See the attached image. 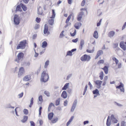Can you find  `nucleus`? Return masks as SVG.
Masks as SVG:
<instances>
[{"label":"nucleus","mask_w":126,"mask_h":126,"mask_svg":"<svg viewBox=\"0 0 126 126\" xmlns=\"http://www.w3.org/2000/svg\"><path fill=\"white\" fill-rule=\"evenodd\" d=\"M61 96L64 98H66L67 96L66 92L65 91H63L62 94Z\"/></svg>","instance_id":"dca6fc26"},{"label":"nucleus","mask_w":126,"mask_h":126,"mask_svg":"<svg viewBox=\"0 0 126 126\" xmlns=\"http://www.w3.org/2000/svg\"><path fill=\"white\" fill-rule=\"evenodd\" d=\"M68 103V101L67 100H66L64 101V105L65 106H66L67 105Z\"/></svg>","instance_id":"69168bd1"},{"label":"nucleus","mask_w":126,"mask_h":126,"mask_svg":"<svg viewBox=\"0 0 126 126\" xmlns=\"http://www.w3.org/2000/svg\"><path fill=\"white\" fill-rule=\"evenodd\" d=\"M120 46L124 50H126V45H125L123 42H121L120 43Z\"/></svg>","instance_id":"4468645a"},{"label":"nucleus","mask_w":126,"mask_h":126,"mask_svg":"<svg viewBox=\"0 0 126 126\" xmlns=\"http://www.w3.org/2000/svg\"><path fill=\"white\" fill-rule=\"evenodd\" d=\"M91 59V57L86 54H84L80 58L82 61H89Z\"/></svg>","instance_id":"7ed1b4c3"},{"label":"nucleus","mask_w":126,"mask_h":126,"mask_svg":"<svg viewBox=\"0 0 126 126\" xmlns=\"http://www.w3.org/2000/svg\"><path fill=\"white\" fill-rule=\"evenodd\" d=\"M78 40V38H76L75 39H73L72 40V41L74 43H76L77 42Z\"/></svg>","instance_id":"338daca9"},{"label":"nucleus","mask_w":126,"mask_h":126,"mask_svg":"<svg viewBox=\"0 0 126 126\" xmlns=\"http://www.w3.org/2000/svg\"><path fill=\"white\" fill-rule=\"evenodd\" d=\"M77 100L75 99L74 102L71 109V111L73 112L75 108L77 105Z\"/></svg>","instance_id":"0eeeda50"},{"label":"nucleus","mask_w":126,"mask_h":126,"mask_svg":"<svg viewBox=\"0 0 126 126\" xmlns=\"http://www.w3.org/2000/svg\"><path fill=\"white\" fill-rule=\"evenodd\" d=\"M93 36L94 38L96 39L98 37V32H94Z\"/></svg>","instance_id":"c9c22d12"},{"label":"nucleus","mask_w":126,"mask_h":126,"mask_svg":"<svg viewBox=\"0 0 126 126\" xmlns=\"http://www.w3.org/2000/svg\"><path fill=\"white\" fill-rule=\"evenodd\" d=\"M20 5L24 11H26L27 8L25 5L22 3H21L20 4Z\"/></svg>","instance_id":"5701e85b"},{"label":"nucleus","mask_w":126,"mask_h":126,"mask_svg":"<svg viewBox=\"0 0 126 126\" xmlns=\"http://www.w3.org/2000/svg\"><path fill=\"white\" fill-rule=\"evenodd\" d=\"M59 94V92L58 91H55L54 93V97L55 98H56L58 96Z\"/></svg>","instance_id":"2f4dec72"},{"label":"nucleus","mask_w":126,"mask_h":126,"mask_svg":"<svg viewBox=\"0 0 126 126\" xmlns=\"http://www.w3.org/2000/svg\"><path fill=\"white\" fill-rule=\"evenodd\" d=\"M31 76L30 75H27L24 77L23 79V80L24 81H28L30 79Z\"/></svg>","instance_id":"2eb2a0df"},{"label":"nucleus","mask_w":126,"mask_h":126,"mask_svg":"<svg viewBox=\"0 0 126 126\" xmlns=\"http://www.w3.org/2000/svg\"><path fill=\"white\" fill-rule=\"evenodd\" d=\"M102 69L103 70L105 73L106 74H107L108 73V68L107 66H104L103 68H102Z\"/></svg>","instance_id":"412c9836"},{"label":"nucleus","mask_w":126,"mask_h":126,"mask_svg":"<svg viewBox=\"0 0 126 126\" xmlns=\"http://www.w3.org/2000/svg\"><path fill=\"white\" fill-rule=\"evenodd\" d=\"M63 32H61L60 34L59 37L60 38H62L65 36L63 33Z\"/></svg>","instance_id":"603ef678"},{"label":"nucleus","mask_w":126,"mask_h":126,"mask_svg":"<svg viewBox=\"0 0 126 126\" xmlns=\"http://www.w3.org/2000/svg\"><path fill=\"white\" fill-rule=\"evenodd\" d=\"M23 112L24 114L26 115H27L28 113V110L26 109H24V110Z\"/></svg>","instance_id":"49530a36"},{"label":"nucleus","mask_w":126,"mask_h":126,"mask_svg":"<svg viewBox=\"0 0 126 126\" xmlns=\"http://www.w3.org/2000/svg\"><path fill=\"white\" fill-rule=\"evenodd\" d=\"M71 15H70L68 16L65 21L66 23H67L69 22L71 17Z\"/></svg>","instance_id":"c03bdc74"},{"label":"nucleus","mask_w":126,"mask_h":126,"mask_svg":"<svg viewBox=\"0 0 126 126\" xmlns=\"http://www.w3.org/2000/svg\"><path fill=\"white\" fill-rule=\"evenodd\" d=\"M20 7L21 6L20 5H18L16 6V12H17V11H20L21 10Z\"/></svg>","instance_id":"a878e982"},{"label":"nucleus","mask_w":126,"mask_h":126,"mask_svg":"<svg viewBox=\"0 0 126 126\" xmlns=\"http://www.w3.org/2000/svg\"><path fill=\"white\" fill-rule=\"evenodd\" d=\"M48 27L47 25L45 24V25L44 32H48Z\"/></svg>","instance_id":"37998d69"},{"label":"nucleus","mask_w":126,"mask_h":126,"mask_svg":"<svg viewBox=\"0 0 126 126\" xmlns=\"http://www.w3.org/2000/svg\"><path fill=\"white\" fill-rule=\"evenodd\" d=\"M47 71H44L42 74L40 79L41 82H46L48 80L49 77L48 74L46 72Z\"/></svg>","instance_id":"f257e3e1"},{"label":"nucleus","mask_w":126,"mask_h":126,"mask_svg":"<svg viewBox=\"0 0 126 126\" xmlns=\"http://www.w3.org/2000/svg\"><path fill=\"white\" fill-rule=\"evenodd\" d=\"M60 98H59L56 100L55 105L56 106H58L59 105L60 102Z\"/></svg>","instance_id":"f704fd0d"},{"label":"nucleus","mask_w":126,"mask_h":126,"mask_svg":"<svg viewBox=\"0 0 126 126\" xmlns=\"http://www.w3.org/2000/svg\"><path fill=\"white\" fill-rule=\"evenodd\" d=\"M33 49L34 50V52H35V54L34 55V57L35 58L37 57H38V53H36V51L35 50V49L34 48Z\"/></svg>","instance_id":"3c124183"},{"label":"nucleus","mask_w":126,"mask_h":126,"mask_svg":"<svg viewBox=\"0 0 126 126\" xmlns=\"http://www.w3.org/2000/svg\"><path fill=\"white\" fill-rule=\"evenodd\" d=\"M53 112H51L48 115V118L49 120H51L53 116Z\"/></svg>","instance_id":"393cba45"},{"label":"nucleus","mask_w":126,"mask_h":126,"mask_svg":"<svg viewBox=\"0 0 126 126\" xmlns=\"http://www.w3.org/2000/svg\"><path fill=\"white\" fill-rule=\"evenodd\" d=\"M84 44V40L82 39L81 40L80 43V45L79 47L80 50H81L82 49Z\"/></svg>","instance_id":"f3484780"},{"label":"nucleus","mask_w":126,"mask_h":126,"mask_svg":"<svg viewBox=\"0 0 126 126\" xmlns=\"http://www.w3.org/2000/svg\"><path fill=\"white\" fill-rule=\"evenodd\" d=\"M47 43L46 41H44L42 43V48H45L47 47Z\"/></svg>","instance_id":"aec40b11"},{"label":"nucleus","mask_w":126,"mask_h":126,"mask_svg":"<svg viewBox=\"0 0 126 126\" xmlns=\"http://www.w3.org/2000/svg\"><path fill=\"white\" fill-rule=\"evenodd\" d=\"M126 26V22L124 24V25H123V26L122 27V30H123V29H125Z\"/></svg>","instance_id":"774afa93"},{"label":"nucleus","mask_w":126,"mask_h":126,"mask_svg":"<svg viewBox=\"0 0 126 126\" xmlns=\"http://www.w3.org/2000/svg\"><path fill=\"white\" fill-rule=\"evenodd\" d=\"M114 103L115 105L119 107H121L123 106V105L118 103L116 102H114Z\"/></svg>","instance_id":"4c0bfd02"},{"label":"nucleus","mask_w":126,"mask_h":126,"mask_svg":"<svg viewBox=\"0 0 126 126\" xmlns=\"http://www.w3.org/2000/svg\"><path fill=\"white\" fill-rule=\"evenodd\" d=\"M44 94L48 97L50 96V93L48 91H45L44 92Z\"/></svg>","instance_id":"a18cd8bd"},{"label":"nucleus","mask_w":126,"mask_h":126,"mask_svg":"<svg viewBox=\"0 0 126 126\" xmlns=\"http://www.w3.org/2000/svg\"><path fill=\"white\" fill-rule=\"evenodd\" d=\"M39 25L38 24H36L34 27V29H35L36 30L39 28Z\"/></svg>","instance_id":"4d7b16f0"},{"label":"nucleus","mask_w":126,"mask_h":126,"mask_svg":"<svg viewBox=\"0 0 126 126\" xmlns=\"http://www.w3.org/2000/svg\"><path fill=\"white\" fill-rule=\"evenodd\" d=\"M28 119V117L25 116H24L23 119L21 120V121L23 123H24Z\"/></svg>","instance_id":"bb28decb"},{"label":"nucleus","mask_w":126,"mask_h":126,"mask_svg":"<svg viewBox=\"0 0 126 126\" xmlns=\"http://www.w3.org/2000/svg\"><path fill=\"white\" fill-rule=\"evenodd\" d=\"M14 107L12 106L10 104H9L7 105L6 106V108L8 109H14Z\"/></svg>","instance_id":"58836bf2"},{"label":"nucleus","mask_w":126,"mask_h":126,"mask_svg":"<svg viewBox=\"0 0 126 126\" xmlns=\"http://www.w3.org/2000/svg\"><path fill=\"white\" fill-rule=\"evenodd\" d=\"M33 97L32 98L31 101H30V105H29V107L30 108H31L32 107V105L33 104Z\"/></svg>","instance_id":"e433bc0d"},{"label":"nucleus","mask_w":126,"mask_h":126,"mask_svg":"<svg viewBox=\"0 0 126 126\" xmlns=\"http://www.w3.org/2000/svg\"><path fill=\"white\" fill-rule=\"evenodd\" d=\"M99 77L100 78V79L101 80H102L103 79L104 76V74L103 72H101L99 73Z\"/></svg>","instance_id":"7c9ffc66"},{"label":"nucleus","mask_w":126,"mask_h":126,"mask_svg":"<svg viewBox=\"0 0 126 126\" xmlns=\"http://www.w3.org/2000/svg\"><path fill=\"white\" fill-rule=\"evenodd\" d=\"M110 118L111 121L113 123H116L118 122V120L116 118L113 114H111L110 116Z\"/></svg>","instance_id":"1a4fd4ad"},{"label":"nucleus","mask_w":126,"mask_h":126,"mask_svg":"<svg viewBox=\"0 0 126 126\" xmlns=\"http://www.w3.org/2000/svg\"><path fill=\"white\" fill-rule=\"evenodd\" d=\"M112 59L113 61L115 62L116 64H118L119 62V61L115 57H113L112 58Z\"/></svg>","instance_id":"a19ab883"},{"label":"nucleus","mask_w":126,"mask_h":126,"mask_svg":"<svg viewBox=\"0 0 126 126\" xmlns=\"http://www.w3.org/2000/svg\"><path fill=\"white\" fill-rule=\"evenodd\" d=\"M27 44V41L26 40H24L19 42V44L17 46L16 49H23L25 48Z\"/></svg>","instance_id":"f03ea898"},{"label":"nucleus","mask_w":126,"mask_h":126,"mask_svg":"<svg viewBox=\"0 0 126 126\" xmlns=\"http://www.w3.org/2000/svg\"><path fill=\"white\" fill-rule=\"evenodd\" d=\"M38 14V15H41L42 14L43 12L42 8L40 6H38L37 8Z\"/></svg>","instance_id":"a211bd4d"},{"label":"nucleus","mask_w":126,"mask_h":126,"mask_svg":"<svg viewBox=\"0 0 126 126\" xmlns=\"http://www.w3.org/2000/svg\"><path fill=\"white\" fill-rule=\"evenodd\" d=\"M121 126H126V122L122 121L121 123Z\"/></svg>","instance_id":"864d4df0"},{"label":"nucleus","mask_w":126,"mask_h":126,"mask_svg":"<svg viewBox=\"0 0 126 126\" xmlns=\"http://www.w3.org/2000/svg\"><path fill=\"white\" fill-rule=\"evenodd\" d=\"M120 85L119 86H117L116 88L117 89H120V91L121 92H124V85L121 82L120 83Z\"/></svg>","instance_id":"6e6552de"},{"label":"nucleus","mask_w":126,"mask_h":126,"mask_svg":"<svg viewBox=\"0 0 126 126\" xmlns=\"http://www.w3.org/2000/svg\"><path fill=\"white\" fill-rule=\"evenodd\" d=\"M115 34V32H109L108 34L109 36L111 37H112Z\"/></svg>","instance_id":"473e14b6"},{"label":"nucleus","mask_w":126,"mask_h":126,"mask_svg":"<svg viewBox=\"0 0 126 126\" xmlns=\"http://www.w3.org/2000/svg\"><path fill=\"white\" fill-rule=\"evenodd\" d=\"M86 51L87 52L89 53H91L93 52L94 51V50H89L88 49H87L86 50Z\"/></svg>","instance_id":"680f3d73"},{"label":"nucleus","mask_w":126,"mask_h":126,"mask_svg":"<svg viewBox=\"0 0 126 126\" xmlns=\"http://www.w3.org/2000/svg\"><path fill=\"white\" fill-rule=\"evenodd\" d=\"M85 0H83L81 3V5L82 6H84L85 3Z\"/></svg>","instance_id":"13d9d810"},{"label":"nucleus","mask_w":126,"mask_h":126,"mask_svg":"<svg viewBox=\"0 0 126 126\" xmlns=\"http://www.w3.org/2000/svg\"><path fill=\"white\" fill-rule=\"evenodd\" d=\"M39 100L40 101H43L42 96L41 95H40L38 98Z\"/></svg>","instance_id":"bf43d9fd"},{"label":"nucleus","mask_w":126,"mask_h":126,"mask_svg":"<svg viewBox=\"0 0 126 126\" xmlns=\"http://www.w3.org/2000/svg\"><path fill=\"white\" fill-rule=\"evenodd\" d=\"M24 54L22 52L19 53L17 55V57L18 59H16L15 61H16L17 63L19 62V61L21 59H22L24 56Z\"/></svg>","instance_id":"39448f33"},{"label":"nucleus","mask_w":126,"mask_h":126,"mask_svg":"<svg viewBox=\"0 0 126 126\" xmlns=\"http://www.w3.org/2000/svg\"><path fill=\"white\" fill-rule=\"evenodd\" d=\"M84 15V13L83 12H80L77 17V20L78 21H80L82 19V16Z\"/></svg>","instance_id":"f8f14e48"},{"label":"nucleus","mask_w":126,"mask_h":126,"mask_svg":"<svg viewBox=\"0 0 126 126\" xmlns=\"http://www.w3.org/2000/svg\"><path fill=\"white\" fill-rule=\"evenodd\" d=\"M72 74H69L67 77L66 80H68L69 79L72 77Z\"/></svg>","instance_id":"de8ad7c7"},{"label":"nucleus","mask_w":126,"mask_h":126,"mask_svg":"<svg viewBox=\"0 0 126 126\" xmlns=\"http://www.w3.org/2000/svg\"><path fill=\"white\" fill-rule=\"evenodd\" d=\"M56 14L54 10H52V15L51 17H50L51 18H55Z\"/></svg>","instance_id":"c85d7f7f"},{"label":"nucleus","mask_w":126,"mask_h":126,"mask_svg":"<svg viewBox=\"0 0 126 126\" xmlns=\"http://www.w3.org/2000/svg\"><path fill=\"white\" fill-rule=\"evenodd\" d=\"M103 53V51L101 50H100L98 51L97 53V54L100 56Z\"/></svg>","instance_id":"ea45409f"},{"label":"nucleus","mask_w":126,"mask_h":126,"mask_svg":"<svg viewBox=\"0 0 126 126\" xmlns=\"http://www.w3.org/2000/svg\"><path fill=\"white\" fill-rule=\"evenodd\" d=\"M81 25L82 24L81 23H77L75 24L74 26L76 29H79Z\"/></svg>","instance_id":"6ab92c4d"},{"label":"nucleus","mask_w":126,"mask_h":126,"mask_svg":"<svg viewBox=\"0 0 126 126\" xmlns=\"http://www.w3.org/2000/svg\"><path fill=\"white\" fill-rule=\"evenodd\" d=\"M95 83L96 87L98 89L100 88L101 87V85L102 83V81L99 80H97L94 81Z\"/></svg>","instance_id":"423d86ee"},{"label":"nucleus","mask_w":126,"mask_h":126,"mask_svg":"<svg viewBox=\"0 0 126 126\" xmlns=\"http://www.w3.org/2000/svg\"><path fill=\"white\" fill-rule=\"evenodd\" d=\"M54 18H51L48 21L49 24L51 25H53L54 23Z\"/></svg>","instance_id":"b1692460"},{"label":"nucleus","mask_w":126,"mask_h":126,"mask_svg":"<svg viewBox=\"0 0 126 126\" xmlns=\"http://www.w3.org/2000/svg\"><path fill=\"white\" fill-rule=\"evenodd\" d=\"M41 20V19L40 18H39L38 17H37L36 19V21L37 23H39Z\"/></svg>","instance_id":"052dcab7"},{"label":"nucleus","mask_w":126,"mask_h":126,"mask_svg":"<svg viewBox=\"0 0 126 126\" xmlns=\"http://www.w3.org/2000/svg\"><path fill=\"white\" fill-rule=\"evenodd\" d=\"M93 94H99V91L98 90L96 89L95 90H93Z\"/></svg>","instance_id":"72a5a7b5"},{"label":"nucleus","mask_w":126,"mask_h":126,"mask_svg":"<svg viewBox=\"0 0 126 126\" xmlns=\"http://www.w3.org/2000/svg\"><path fill=\"white\" fill-rule=\"evenodd\" d=\"M24 68L23 67H21L19 69L18 73V76L19 77L24 73Z\"/></svg>","instance_id":"9d476101"},{"label":"nucleus","mask_w":126,"mask_h":126,"mask_svg":"<svg viewBox=\"0 0 126 126\" xmlns=\"http://www.w3.org/2000/svg\"><path fill=\"white\" fill-rule=\"evenodd\" d=\"M23 92H21V93L19 94L18 96H19V98H21L23 96Z\"/></svg>","instance_id":"5fc2aeb1"},{"label":"nucleus","mask_w":126,"mask_h":126,"mask_svg":"<svg viewBox=\"0 0 126 126\" xmlns=\"http://www.w3.org/2000/svg\"><path fill=\"white\" fill-rule=\"evenodd\" d=\"M20 21L19 16L17 15H15L14 16V22L15 24L18 25L19 24Z\"/></svg>","instance_id":"20e7f679"},{"label":"nucleus","mask_w":126,"mask_h":126,"mask_svg":"<svg viewBox=\"0 0 126 126\" xmlns=\"http://www.w3.org/2000/svg\"><path fill=\"white\" fill-rule=\"evenodd\" d=\"M52 106H54V105L52 103H51L49 104L48 108V111H50L51 108Z\"/></svg>","instance_id":"c756f323"},{"label":"nucleus","mask_w":126,"mask_h":126,"mask_svg":"<svg viewBox=\"0 0 126 126\" xmlns=\"http://www.w3.org/2000/svg\"><path fill=\"white\" fill-rule=\"evenodd\" d=\"M49 61L48 60H47L45 62L44 66V67L45 68H47L49 64Z\"/></svg>","instance_id":"cd10ccee"},{"label":"nucleus","mask_w":126,"mask_h":126,"mask_svg":"<svg viewBox=\"0 0 126 126\" xmlns=\"http://www.w3.org/2000/svg\"><path fill=\"white\" fill-rule=\"evenodd\" d=\"M58 118L56 117L55 118L53 119L52 121V123H56L58 120Z\"/></svg>","instance_id":"79ce46f5"},{"label":"nucleus","mask_w":126,"mask_h":126,"mask_svg":"<svg viewBox=\"0 0 126 126\" xmlns=\"http://www.w3.org/2000/svg\"><path fill=\"white\" fill-rule=\"evenodd\" d=\"M76 48L72 49L71 50L68 51L66 53V56H72V53L76 50Z\"/></svg>","instance_id":"ddd939ff"},{"label":"nucleus","mask_w":126,"mask_h":126,"mask_svg":"<svg viewBox=\"0 0 126 126\" xmlns=\"http://www.w3.org/2000/svg\"><path fill=\"white\" fill-rule=\"evenodd\" d=\"M24 64L26 66H29L30 65V63L29 62H26L24 63Z\"/></svg>","instance_id":"8fccbe9b"},{"label":"nucleus","mask_w":126,"mask_h":126,"mask_svg":"<svg viewBox=\"0 0 126 126\" xmlns=\"http://www.w3.org/2000/svg\"><path fill=\"white\" fill-rule=\"evenodd\" d=\"M118 43H114L113 44V47L114 48H115L118 46Z\"/></svg>","instance_id":"6e6d98bb"},{"label":"nucleus","mask_w":126,"mask_h":126,"mask_svg":"<svg viewBox=\"0 0 126 126\" xmlns=\"http://www.w3.org/2000/svg\"><path fill=\"white\" fill-rule=\"evenodd\" d=\"M42 34L45 36H47L50 34V32H43Z\"/></svg>","instance_id":"09e8293b"},{"label":"nucleus","mask_w":126,"mask_h":126,"mask_svg":"<svg viewBox=\"0 0 126 126\" xmlns=\"http://www.w3.org/2000/svg\"><path fill=\"white\" fill-rule=\"evenodd\" d=\"M111 120L110 116L108 117L106 122V125L107 126H110L111 124Z\"/></svg>","instance_id":"9b49d317"},{"label":"nucleus","mask_w":126,"mask_h":126,"mask_svg":"<svg viewBox=\"0 0 126 126\" xmlns=\"http://www.w3.org/2000/svg\"><path fill=\"white\" fill-rule=\"evenodd\" d=\"M104 62V61L103 60H101L98 61V64L103 63Z\"/></svg>","instance_id":"e2e57ef3"},{"label":"nucleus","mask_w":126,"mask_h":126,"mask_svg":"<svg viewBox=\"0 0 126 126\" xmlns=\"http://www.w3.org/2000/svg\"><path fill=\"white\" fill-rule=\"evenodd\" d=\"M69 83H66L63 87L62 88V90H65L68 88L69 86Z\"/></svg>","instance_id":"4be33fe9"},{"label":"nucleus","mask_w":126,"mask_h":126,"mask_svg":"<svg viewBox=\"0 0 126 126\" xmlns=\"http://www.w3.org/2000/svg\"><path fill=\"white\" fill-rule=\"evenodd\" d=\"M30 123L31 124V125L32 126H35V124L34 123L33 121H30Z\"/></svg>","instance_id":"0e129e2a"}]
</instances>
